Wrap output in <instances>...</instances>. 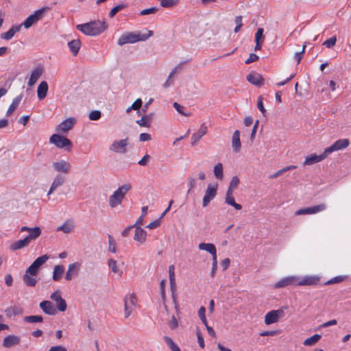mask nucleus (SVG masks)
I'll return each instance as SVG.
<instances>
[{
	"label": "nucleus",
	"instance_id": "obj_1",
	"mask_svg": "<svg viewBox=\"0 0 351 351\" xmlns=\"http://www.w3.org/2000/svg\"><path fill=\"white\" fill-rule=\"evenodd\" d=\"M107 27L105 21H94L77 25L76 28L86 36H95L104 32Z\"/></svg>",
	"mask_w": 351,
	"mask_h": 351
},
{
	"label": "nucleus",
	"instance_id": "obj_2",
	"mask_svg": "<svg viewBox=\"0 0 351 351\" xmlns=\"http://www.w3.org/2000/svg\"><path fill=\"white\" fill-rule=\"evenodd\" d=\"M132 189L130 183H125L119 186L108 199V204L111 208H117L121 205L125 197L126 194Z\"/></svg>",
	"mask_w": 351,
	"mask_h": 351
},
{
	"label": "nucleus",
	"instance_id": "obj_3",
	"mask_svg": "<svg viewBox=\"0 0 351 351\" xmlns=\"http://www.w3.org/2000/svg\"><path fill=\"white\" fill-rule=\"evenodd\" d=\"M153 35L152 31H147V34H141L139 32H125L118 39L117 44L119 46L128 43H135L138 41H145Z\"/></svg>",
	"mask_w": 351,
	"mask_h": 351
},
{
	"label": "nucleus",
	"instance_id": "obj_4",
	"mask_svg": "<svg viewBox=\"0 0 351 351\" xmlns=\"http://www.w3.org/2000/svg\"><path fill=\"white\" fill-rule=\"evenodd\" d=\"M130 140L128 138L117 139L112 141L109 146V150L114 154H125L128 151Z\"/></svg>",
	"mask_w": 351,
	"mask_h": 351
},
{
	"label": "nucleus",
	"instance_id": "obj_5",
	"mask_svg": "<svg viewBox=\"0 0 351 351\" xmlns=\"http://www.w3.org/2000/svg\"><path fill=\"white\" fill-rule=\"evenodd\" d=\"M124 302V317L128 318L136 304V298L134 294H128L123 298Z\"/></svg>",
	"mask_w": 351,
	"mask_h": 351
},
{
	"label": "nucleus",
	"instance_id": "obj_6",
	"mask_svg": "<svg viewBox=\"0 0 351 351\" xmlns=\"http://www.w3.org/2000/svg\"><path fill=\"white\" fill-rule=\"evenodd\" d=\"M218 185L209 184L205 191L202 199V206L206 207L210 202L215 199L217 193Z\"/></svg>",
	"mask_w": 351,
	"mask_h": 351
},
{
	"label": "nucleus",
	"instance_id": "obj_7",
	"mask_svg": "<svg viewBox=\"0 0 351 351\" xmlns=\"http://www.w3.org/2000/svg\"><path fill=\"white\" fill-rule=\"evenodd\" d=\"M53 170L64 176L69 174L71 169V164L65 160H58L51 164Z\"/></svg>",
	"mask_w": 351,
	"mask_h": 351
},
{
	"label": "nucleus",
	"instance_id": "obj_8",
	"mask_svg": "<svg viewBox=\"0 0 351 351\" xmlns=\"http://www.w3.org/2000/svg\"><path fill=\"white\" fill-rule=\"evenodd\" d=\"M46 10L47 8H43L36 10L32 14L29 16L21 25L26 29L29 28L42 19Z\"/></svg>",
	"mask_w": 351,
	"mask_h": 351
},
{
	"label": "nucleus",
	"instance_id": "obj_9",
	"mask_svg": "<svg viewBox=\"0 0 351 351\" xmlns=\"http://www.w3.org/2000/svg\"><path fill=\"white\" fill-rule=\"evenodd\" d=\"M49 143L55 145L60 149L71 147V141L65 136H61L58 134H54L51 136Z\"/></svg>",
	"mask_w": 351,
	"mask_h": 351
},
{
	"label": "nucleus",
	"instance_id": "obj_10",
	"mask_svg": "<svg viewBox=\"0 0 351 351\" xmlns=\"http://www.w3.org/2000/svg\"><path fill=\"white\" fill-rule=\"evenodd\" d=\"M49 258L47 254L38 257L26 270L32 276L37 275L40 267L48 261Z\"/></svg>",
	"mask_w": 351,
	"mask_h": 351
},
{
	"label": "nucleus",
	"instance_id": "obj_11",
	"mask_svg": "<svg viewBox=\"0 0 351 351\" xmlns=\"http://www.w3.org/2000/svg\"><path fill=\"white\" fill-rule=\"evenodd\" d=\"M76 122V119L74 117L67 118L56 126V131L58 133H67L74 127Z\"/></svg>",
	"mask_w": 351,
	"mask_h": 351
},
{
	"label": "nucleus",
	"instance_id": "obj_12",
	"mask_svg": "<svg viewBox=\"0 0 351 351\" xmlns=\"http://www.w3.org/2000/svg\"><path fill=\"white\" fill-rule=\"evenodd\" d=\"M349 145V140L347 138L339 139L335 141L332 145L324 149L325 154L327 156L330 155L334 152L343 149L348 147Z\"/></svg>",
	"mask_w": 351,
	"mask_h": 351
},
{
	"label": "nucleus",
	"instance_id": "obj_13",
	"mask_svg": "<svg viewBox=\"0 0 351 351\" xmlns=\"http://www.w3.org/2000/svg\"><path fill=\"white\" fill-rule=\"evenodd\" d=\"M326 208V205L324 204L303 208L298 210L295 212L296 215H313L319 212H322Z\"/></svg>",
	"mask_w": 351,
	"mask_h": 351
},
{
	"label": "nucleus",
	"instance_id": "obj_14",
	"mask_svg": "<svg viewBox=\"0 0 351 351\" xmlns=\"http://www.w3.org/2000/svg\"><path fill=\"white\" fill-rule=\"evenodd\" d=\"M320 280L318 276H305L302 278L298 276L297 286H311L317 285Z\"/></svg>",
	"mask_w": 351,
	"mask_h": 351
},
{
	"label": "nucleus",
	"instance_id": "obj_15",
	"mask_svg": "<svg viewBox=\"0 0 351 351\" xmlns=\"http://www.w3.org/2000/svg\"><path fill=\"white\" fill-rule=\"evenodd\" d=\"M297 276H290L285 277L278 281L274 286L275 289L283 288L289 285L297 286Z\"/></svg>",
	"mask_w": 351,
	"mask_h": 351
},
{
	"label": "nucleus",
	"instance_id": "obj_16",
	"mask_svg": "<svg viewBox=\"0 0 351 351\" xmlns=\"http://www.w3.org/2000/svg\"><path fill=\"white\" fill-rule=\"evenodd\" d=\"M50 298L56 302V307L60 311L64 312L66 311L67 307L66 301L61 297L59 291H54L51 295Z\"/></svg>",
	"mask_w": 351,
	"mask_h": 351
},
{
	"label": "nucleus",
	"instance_id": "obj_17",
	"mask_svg": "<svg viewBox=\"0 0 351 351\" xmlns=\"http://www.w3.org/2000/svg\"><path fill=\"white\" fill-rule=\"evenodd\" d=\"M66 181L65 176L58 173L53 180L49 190L47 193V195L49 196L56 191L58 187L62 186Z\"/></svg>",
	"mask_w": 351,
	"mask_h": 351
},
{
	"label": "nucleus",
	"instance_id": "obj_18",
	"mask_svg": "<svg viewBox=\"0 0 351 351\" xmlns=\"http://www.w3.org/2000/svg\"><path fill=\"white\" fill-rule=\"evenodd\" d=\"M327 154H325V151L319 155L317 154H311L307 156L305 158L304 161L303 162V165H311L315 163H317L319 162L322 161L327 157Z\"/></svg>",
	"mask_w": 351,
	"mask_h": 351
},
{
	"label": "nucleus",
	"instance_id": "obj_19",
	"mask_svg": "<svg viewBox=\"0 0 351 351\" xmlns=\"http://www.w3.org/2000/svg\"><path fill=\"white\" fill-rule=\"evenodd\" d=\"M20 341V337L14 335H9L3 339V346L6 348H11L19 344Z\"/></svg>",
	"mask_w": 351,
	"mask_h": 351
},
{
	"label": "nucleus",
	"instance_id": "obj_20",
	"mask_svg": "<svg viewBox=\"0 0 351 351\" xmlns=\"http://www.w3.org/2000/svg\"><path fill=\"white\" fill-rule=\"evenodd\" d=\"M208 131V128L206 123H202L198 131L193 134L191 136V145H195L197 143V142L201 139V138L204 136Z\"/></svg>",
	"mask_w": 351,
	"mask_h": 351
},
{
	"label": "nucleus",
	"instance_id": "obj_21",
	"mask_svg": "<svg viewBox=\"0 0 351 351\" xmlns=\"http://www.w3.org/2000/svg\"><path fill=\"white\" fill-rule=\"evenodd\" d=\"M81 267V263L75 262L69 265L66 271L65 278L66 280H71L75 275H76Z\"/></svg>",
	"mask_w": 351,
	"mask_h": 351
},
{
	"label": "nucleus",
	"instance_id": "obj_22",
	"mask_svg": "<svg viewBox=\"0 0 351 351\" xmlns=\"http://www.w3.org/2000/svg\"><path fill=\"white\" fill-rule=\"evenodd\" d=\"M39 306L42 311L47 315H55L57 312L56 308L53 304L48 300L41 302L39 304Z\"/></svg>",
	"mask_w": 351,
	"mask_h": 351
},
{
	"label": "nucleus",
	"instance_id": "obj_23",
	"mask_svg": "<svg viewBox=\"0 0 351 351\" xmlns=\"http://www.w3.org/2000/svg\"><path fill=\"white\" fill-rule=\"evenodd\" d=\"M247 80L253 85L261 86L263 84L262 76L256 72H252L247 75Z\"/></svg>",
	"mask_w": 351,
	"mask_h": 351
},
{
	"label": "nucleus",
	"instance_id": "obj_24",
	"mask_svg": "<svg viewBox=\"0 0 351 351\" xmlns=\"http://www.w3.org/2000/svg\"><path fill=\"white\" fill-rule=\"evenodd\" d=\"M135 228L134 239L140 244L144 243L146 241L147 236V232L141 228V226H136Z\"/></svg>",
	"mask_w": 351,
	"mask_h": 351
},
{
	"label": "nucleus",
	"instance_id": "obj_25",
	"mask_svg": "<svg viewBox=\"0 0 351 351\" xmlns=\"http://www.w3.org/2000/svg\"><path fill=\"white\" fill-rule=\"evenodd\" d=\"M43 72V69L41 67H36L32 71L31 75L28 80L27 84L29 86H34L38 79L40 77Z\"/></svg>",
	"mask_w": 351,
	"mask_h": 351
},
{
	"label": "nucleus",
	"instance_id": "obj_26",
	"mask_svg": "<svg viewBox=\"0 0 351 351\" xmlns=\"http://www.w3.org/2000/svg\"><path fill=\"white\" fill-rule=\"evenodd\" d=\"M75 228V224L73 220L68 219L63 224L57 228L56 231L63 232L65 234L71 233Z\"/></svg>",
	"mask_w": 351,
	"mask_h": 351
},
{
	"label": "nucleus",
	"instance_id": "obj_27",
	"mask_svg": "<svg viewBox=\"0 0 351 351\" xmlns=\"http://www.w3.org/2000/svg\"><path fill=\"white\" fill-rule=\"evenodd\" d=\"M232 147L235 152H239L241 148L240 132L235 130L232 137Z\"/></svg>",
	"mask_w": 351,
	"mask_h": 351
},
{
	"label": "nucleus",
	"instance_id": "obj_28",
	"mask_svg": "<svg viewBox=\"0 0 351 351\" xmlns=\"http://www.w3.org/2000/svg\"><path fill=\"white\" fill-rule=\"evenodd\" d=\"M48 91V84L47 82L42 81L37 88V97L40 100L45 99Z\"/></svg>",
	"mask_w": 351,
	"mask_h": 351
},
{
	"label": "nucleus",
	"instance_id": "obj_29",
	"mask_svg": "<svg viewBox=\"0 0 351 351\" xmlns=\"http://www.w3.org/2000/svg\"><path fill=\"white\" fill-rule=\"evenodd\" d=\"M29 244V243L27 241V239L26 238H24L23 239H20V240L13 242L10 245V250H11L12 251H16V250H20V249H22L23 247L28 246Z\"/></svg>",
	"mask_w": 351,
	"mask_h": 351
},
{
	"label": "nucleus",
	"instance_id": "obj_30",
	"mask_svg": "<svg viewBox=\"0 0 351 351\" xmlns=\"http://www.w3.org/2000/svg\"><path fill=\"white\" fill-rule=\"evenodd\" d=\"M198 248L200 250H204L210 253L213 256H215L217 255V250L214 244L213 243H201L198 245Z\"/></svg>",
	"mask_w": 351,
	"mask_h": 351
},
{
	"label": "nucleus",
	"instance_id": "obj_31",
	"mask_svg": "<svg viewBox=\"0 0 351 351\" xmlns=\"http://www.w3.org/2000/svg\"><path fill=\"white\" fill-rule=\"evenodd\" d=\"M22 25H14L8 32L1 34V38L9 40L12 38L14 34L19 32Z\"/></svg>",
	"mask_w": 351,
	"mask_h": 351
},
{
	"label": "nucleus",
	"instance_id": "obj_32",
	"mask_svg": "<svg viewBox=\"0 0 351 351\" xmlns=\"http://www.w3.org/2000/svg\"><path fill=\"white\" fill-rule=\"evenodd\" d=\"M233 192L227 191L226 197H225V202L233 206L236 210H241L242 208V206L239 204H237L235 202L234 198L232 195Z\"/></svg>",
	"mask_w": 351,
	"mask_h": 351
},
{
	"label": "nucleus",
	"instance_id": "obj_33",
	"mask_svg": "<svg viewBox=\"0 0 351 351\" xmlns=\"http://www.w3.org/2000/svg\"><path fill=\"white\" fill-rule=\"evenodd\" d=\"M33 276H34L31 275L30 273L27 272V270L25 271L23 276V280L27 287H32L36 286L37 280Z\"/></svg>",
	"mask_w": 351,
	"mask_h": 351
},
{
	"label": "nucleus",
	"instance_id": "obj_34",
	"mask_svg": "<svg viewBox=\"0 0 351 351\" xmlns=\"http://www.w3.org/2000/svg\"><path fill=\"white\" fill-rule=\"evenodd\" d=\"M23 312L22 309L20 307L12 306L7 308L4 311V313L8 317H12L13 316H16L21 314Z\"/></svg>",
	"mask_w": 351,
	"mask_h": 351
},
{
	"label": "nucleus",
	"instance_id": "obj_35",
	"mask_svg": "<svg viewBox=\"0 0 351 351\" xmlns=\"http://www.w3.org/2000/svg\"><path fill=\"white\" fill-rule=\"evenodd\" d=\"M68 46L73 55L75 56L80 49L81 42L78 39L73 40L68 43Z\"/></svg>",
	"mask_w": 351,
	"mask_h": 351
},
{
	"label": "nucleus",
	"instance_id": "obj_36",
	"mask_svg": "<svg viewBox=\"0 0 351 351\" xmlns=\"http://www.w3.org/2000/svg\"><path fill=\"white\" fill-rule=\"evenodd\" d=\"M21 99H22V95H20L16 97L15 98H14L12 104H10V106H9V108L7 110V112H6L7 116H10L14 112L16 108L19 106Z\"/></svg>",
	"mask_w": 351,
	"mask_h": 351
},
{
	"label": "nucleus",
	"instance_id": "obj_37",
	"mask_svg": "<svg viewBox=\"0 0 351 351\" xmlns=\"http://www.w3.org/2000/svg\"><path fill=\"white\" fill-rule=\"evenodd\" d=\"M29 234L25 237L29 243L32 240H36L41 234V229L39 227H34L32 230L29 231Z\"/></svg>",
	"mask_w": 351,
	"mask_h": 351
},
{
	"label": "nucleus",
	"instance_id": "obj_38",
	"mask_svg": "<svg viewBox=\"0 0 351 351\" xmlns=\"http://www.w3.org/2000/svg\"><path fill=\"white\" fill-rule=\"evenodd\" d=\"M213 173L215 177L219 180L223 178V167L221 162H218L213 167Z\"/></svg>",
	"mask_w": 351,
	"mask_h": 351
},
{
	"label": "nucleus",
	"instance_id": "obj_39",
	"mask_svg": "<svg viewBox=\"0 0 351 351\" xmlns=\"http://www.w3.org/2000/svg\"><path fill=\"white\" fill-rule=\"evenodd\" d=\"M64 267L60 265H56L53 271L52 278L54 281H58L64 274Z\"/></svg>",
	"mask_w": 351,
	"mask_h": 351
},
{
	"label": "nucleus",
	"instance_id": "obj_40",
	"mask_svg": "<svg viewBox=\"0 0 351 351\" xmlns=\"http://www.w3.org/2000/svg\"><path fill=\"white\" fill-rule=\"evenodd\" d=\"M170 287L172 294L173 302L175 306L176 311H178V304L176 300V278L169 279Z\"/></svg>",
	"mask_w": 351,
	"mask_h": 351
},
{
	"label": "nucleus",
	"instance_id": "obj_41",
	"mask_svg": "<svg viewBox=\"0 0 351 351\" xmlns=\"http://www.w3.org/2000/svg\"><path fill=\"white\" fill-rule=\"evenodd\" d=\"M152 119V114L143 115L141 119L137 120L136 123L142 127H150L151 120Z\"/></svg>",
	"mask_w": 351,
	"mask_h": 351
},
{
	"label": "nucleus",
	"instance_id": "obj_42",
	"mask_svg": "<svg viewBox=\"0 0 351 351\" xmlns=\"http://www.w3.org/2000/svg\"><path fill=\"white\" fill-rule=\"evenodd\" d=\"M322 338V336L319 334H315L311 337L306 339L303 344L306 346H313L315 345Z\"/></svg>",
	"mask_w": 351,
	"mask_h": 351
},
{
	"label": "nucleus",
	"instance_id": "obj_43",
	"mask_svg": "<svg viewBox=\"0 0 351 351\" xmlns=\"http://www.w3.org/2000/svg\"><path fill=\"white\" fill-rule=\"evenodd\" d=\"M108 265L114 274H117L119 276L122 274V271L118 267L117 262L115 260L110 258L108 261Z\"/></svg>",
	"mask_w": 351,
	"mask_h": 351
},
{
	"label": "nucleus",
	"instance_id": "obj_44",
	"mask_svg": "<svg viewBox=\"0 0 351 351\" xmlns=\"http://www.w3.org/2000/svg\"><path fill=\"white\" fill-rule=\"evenodd\" d=\"M278 319L276 317L275 313L273 311L268 312L265 316V323L269 325L276 322Z\"/></svg>",
	"mask_w": 351,
	"mask_h": 351
},
{
	"label": "nucleus",
	"instance_id": "obj_45",
	"mask_svg": "<svg viewBox=\"0 0 351 351\" xmlns=\"http://www.w3.org/2000/svg\"><path fill=\"white\" fill-rule=\"evenodd\" d=\"M23 321L27 323L43 322V317L41 315H29L25 316Z\"/></svg>",
	"mask_w": 351,
	"mask_h": 351
},
{
	"label": "nucleus",
	"instance_id": "obj_46",
	"mask_svg": "<svg viewBox=\"0 0 351 351\" xmlns=\"http://www.w3.org/2000/svg\"><path fill=\"white\" fill-rule=\"evenodd\" d=\"M239 182H240L239 179L237 176L232 177L230 180L229 187H228L227 191L233 192V191L234 189H236L237 188V186H239Z\"/></svg>",
	"mask_w": 351,
	"mask_h": 351
},
{
	"label": "nucleus",
	"instance_id": "obj_47",
	"mask_svg": "<svg viewBox=\"0 0 351 351\" xmlns=\"http://www.w3.org/2000/svg\"><path fill=\"white\" fill-rule=\"evenodd\" d=\"M164 340L166 344L171 350V351H176L177 350L180 349L179 347L176 344V343L172 340L171 338L165 336L164 337Z\"/></svg>",
	"mask_w": 351,
	"mask_h": 351
},
{
	"label": "nucleus",
	"instance_id": "obj_48",
	"mask_svg": "<svg viewBox=\"0 0 351 351\" xmlns=\"http://www.w3.org/2000/svg\"><path fill=\"white\" fill-rule=\"evenodd\" d=\"M173 107L176 110V111L184 115V116H186V117H190L191 115V113L189 112H185L184 111V107L181 106L180 104H179L177 102H174L173 103Z\"/></svg>",
	"mask_w": 351,
	"mask_h": 351
},
{
	"label": "nucleus",
	"instance_id": "obj_49",
	"mask_svg": "<svg viewBox=\"0 0 351 351\" xmlns=\"http://www.w3.org/2000/svg\"><path fill=\"white\" fill-rule=\"evenodd\" d=\"M187 183H188V186H189L188 193H189L196 186L195 178L193 176H189L187 178Z\"/></svg>",
	"mask_w": 351,
	"mask_h": 351
},
{
	"label": "nucleus",
	"instance_id": "obj_50",
	"mask_svg": "<svg viewBox=\"0 0 351 351\" xmlns=\"http://www.w3.org/2000/svg\"><path fill=\"white\" fill-rule=\"evenodd\" d=\"M108 251L112 253L117 252V245L111 235H108Z\"/></svg>",
	"mask_w": 351,
	"mask_h": 351
},
{
	"label": "nucleus",
	"instance_id": "obj_51",
	"mask_svg": "<svg viewBox=\"0 0 351 351\" xmlns=\"http://www.w3.org/2000/svg\"><path fill=\"white\" fill-rule=\"evenodd\" d=\"M101 117V113L99 110H93L88 114V118L91 121H97Z\"/></svg>",
	"mask_w": 351,
	"mask_h": 351
},
{
	"label": "nucleus",
	"instance_id": "obj_52",
	"mask_svg": "<svg viewBox=\"0 0 351 351\" xmlns=\"http://www.w3.org/2000/svg\"><path fill=\"white\" fill-rule=\"evenodd\" d=\"M263 32H264V30L263 28H258L257 29V32H256V34H255V42L256 43H258V42L263 43V41L265 40Z\"/></svg>",
	"mask_w": 351,
	"mask_h": 351
},
{
	"label": "nucleus",
	"instance_id": "obj_53",
	"mask_svg": "<svg viewBox=\"0 0 351 351\" xmlns=\"http://www.w3.org/2000/svg\"><path fill=\"white\" fill-rule=\"evenodd\" d=\"M198 315L204 325H206L207 320L206 317V308L204 306L199 308L198 311Z\"/></svg>",
	"mask_w": 351,
	"mask_h": 351
},
{
	"label": "nucleus",
	"instance_id": "obj_54",
	"mask_svg": "<svg viewBox=\"0 0 351 351\" xmlns=\"http://www.w3.org/2000/svg\"><path fill=\"white\" fill-rule=\"evenodd\" d=\"M345 278H346V277L343 276H335V277L331 278L330 280H328L325 283V285H332V284L339 283V282H341L343 280H344Z\"/></svg>",
	"mask_w": 351,
	"mask_h": 351
},
{
	"label": "nucleus",
	"instance_id": "obj_55",
	"mask_svg": "<svg viewBox=\"0 0 351 351\" xmlns=\"http://www.w3.org/2000/svg\"><path fill=\"white\" fill-rule=\"evenodd\" d=\"M336 42H337L336 36H332V37L327 39L326 40H325L324 42L323 45L324 46H326L327 48H331L335 45Z\"/></svg>",
	"mask_w": 351,
	"mask_h": 351
},
{
	"label": "nucleus",
	"instance_id": "obj_56",
	"mask_svg": "<svg viewBox=\"0 0 351 351\" xmlns=\"http://www.w3.org/2000/svg\"><path fill=\"white\" fill-rule=\"evenodd\" d=\"M305 48H306V45H304L303 47H302V50L300 51H299V52H296L294 54V59L297 62L298 64L300 63V62L301 61L302 58H303V54L304 53Z\"/></svg>",
	"mask_w": 351,
	"mask_h": 351
},
{
	"label": "nucleus",
	"instance_id": "obj_57",
	"mask_svg": "<svg viewBox=\"0 0 351 351\" xmlns=\"http://www.w3.org/2000/svg\"><path fill=\"white\" fill-rule=\"evenodd\" d=\"M158 10V8L156 7H152L149 8L144 9L141 12V15H147L151 14H154Z\"/></svg>",
	"mask_w": 351,
	"mask_h": 351
},
{
	"label": "nucleus",
	"instance_id": "obj_58",
	"mask_svg": "<svg viewBox=\"0 0 351 351\" xmlns=\"http://www.w3.org/2000/svg\"><path fill=\"white\" fill-rule=\"evenodd\" d=\"M257 108L261 112V113L265 116L266 110L264 108L263 103V97L261 96L258 97V98Z\"/></svg>",
	"mask_w": 351,
	"mask_h": 351
},
{
	"label": "nucleus",
	"instance_id": "obj_59",
	"mask_svg": "<svg viewBox=\"0 0 351 351\" xmlns=\"http://www.w3.org/2000/svg\"><path fill=\"white\" fill-rule=\"evenodd\" d=\"M213 263H212V269L210 271V275L212 277L215 276V272L217 267V255L215 256H213Z\"/></svg>",
	"mask_w": 351,
	"mask_h": 351
},
{
	"label": "nucleus",
	"instance_id": "obj_60",
	"mask_svg": "<svg viewBox=\"0 0 351 351\" xmlns=\"http://www.w3.org/2000/svg\"><path fill=\"white\" fill-rule=\"evenodd\" d=\"M123 8V5H118L114 6L110 12L109 16L110 17H113L118 12L121 10Z\"/></svg>",
	"mask_w": 351,
	"mask_h": 351
},
{
	"label": "nucleus",
	"instance_id": "obj_61",
	"mask_svg": "<svg viewBox=\"0 0 351 351\" xmlns=\"http://www.w3.org/2000/svg\"><path fill=\"white\" fill-rule=\"evenodd\" d=\"M285 309H287V306H283L278 310H273V311H274V313H275L276 317L278 319H279L280 317H282L284 316Z\"/></svg>",
	"mask_w": 351,
	"mask_h": 351
},
{
	"label": "nucleus",
	"instance_id": "obj_62",
	"mask_svg": "<svg viewBox=\"0 0 351 351\" xmlns=\"http://www.w3.org/2000/svg\"><path fill=\"white\" fill-rule=\"evenodd\" d=\"M258 59V56L255 53H250L248 58L245 61L246 64H250L256 61Z\"/></svg>",
	"mask_w": 351,
	"mask_h": 351
},
{
	"label": "nucleus",
	"instance_id": "obj_63",
	"mask_svg": "<svg viewBox=\"0 0 351 351\" xmlns=\"http://www.w3.org/2000/svg\"><path fill=\"white\" fill-rule=\"evenodd\" d=\"M150 159V156L148 154H145L138 162V164L141 166L147 165V162Z\"/></svg>",
	"mask_w": 351,
	"mask_h": 351
},
{
	"label": "nucleus",
	"instance_id": "obj_64",
	"mask_svg": "<svg viewBox=\"0 0 351 351\" xmlns=\"http://www.w3.org/2000/svg\"><path fill=\"white\" fill-rule=\"evenodd\" d=\"M160 219H156L154 221H152L151 223H149L147 226V228H148L149 229H154V228H158L160 226Z\"/></svg>",
	"mask_w": 351,
	"mask_h": 351
}]
</instances>
